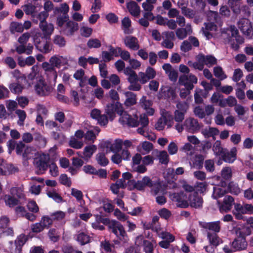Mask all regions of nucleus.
I'll use <instances>...</instances> for the list:
<instances>
[{"instance_id":"nucleus-8","label":"nucleus","mask_w":253,"mask_h":253,"mask_svg":"<svg viewBox=\"0 0 253 253\" xmlns=\"http://www.w3.org/2000/svg\"><path fill=\"white\" fill-rule=\"evenodd\" d=\"M49 160V156L44 154L34 159V164L38 170L41 171L38 172L39 174H42L46 170Z\"/></svg>"},{"instance_id":"nucleus-7","label":"nucleus","mask_w":253,"mask_h":253,"mask_svg":"<svg viewBox=\"0 0 253 253\" xmlns=\"http://www.w3.org/2000/svg\"><path fill=\"white\" fill-rule=\"evenodd\" d=\"M138 117L136 115L132 116L125 113L119 119V122L123 125L130 127H136L139 125Z\"/></svg>"},{"instance_id":"nucleus-42","label":"nucleus","mask_w":253,"mask_h":253,"mask_svg":"<svg viewBox=\"0 0 253 253\" xmlns=\"http://www.w3.org/2000/svg\"><path fill=\"white\" fill-rule=\"evenodd\" d=\"M155 245V242H153L148 240H144L142 245L144 252L145 253H153Z\"/></svg>"},{"instance_id":"nucleus-59","label":"nucleus","mask_w":253,"mask_h":253,"mask_svg":"<svg viewBox=\"0 0 253 253\" xmlns=\"http://www.w3.org/2000/svg\"><path fill=\"white\" fill-rule=\"evenodd\" d=\"M84 71L83 69H80L77 71L74 74V78H75L77 80H80V85L81 86H83L84 84Z\"/></svg>"},{"instance_id":"nucleus-25","label":"nucleus","mask_w":253,"mask_h":253,"mask_svg":"<svg viewBox=\"0 0 253 253\" xmlns=\"http://www.w3.org/2000/svg\"><path fill=\"white\" fill-rule=\"evenodd\" d=\"M234 250L236 252L245 250L247 249L248 243L245 239L235 238L232 242Z\"/></svg>"},{"instance_id":"nucleus-5","label":"nucleus","mask_w":253,"mask_h":253,"mask_svg":"<svg viewBox=\"0 0 253 253\" xmlns=\"http://www.w3.org/2000/svg\"><path fill=\"white\" fill-rule=\"evenodd\" d=\"M139 124L140 125L141 127L137 128V132L144 137L148 138L149 139L152 140L155 139V138H153V137L151 135H149L147 132V126L149 124V120L147 115L144 114L140 115L139 121Z\"/></svg>"},{"instance_id":"nucleus-47","label":"nucleus","mask_w":253,"mask_h":253,"mask_svg":"<svg viewBox=\"0 0 253 253\" xmlns=\"http://www.w3.org/2000/svg\"><path fill=\"white\" fill-rule=\"evenodd\" d=\"M76 240L81 245H84L89 242V237L84 232L79 233L76 235Z\"/></svg>"},{"instance_id":"nucleus-3","label":"nucleus","mask_w":253,"mask_h":253,"mask_svg":"<svg viewBox=\"0 0 253 253\" xmlns=\"http://www.w3.org/2000/svg\"><path fill=\"white\" fill-rule=\"evenodd\" d=\"M33 40L36 48L40 52L46 54L52 50V44L49 39L36 35Z\"/></svg>"},{"instance_id":"nucleus-18","label":"nucleus","mask_w":253,"mask_h":253,"mask_svg":"<svg viewBox=\"0 0 253 253\" xmlns=\"http://www.w3.org/2000/svg\"><path fill=\"white\" fill-rule=\"evenodd\" d=\"M196 59L199 60L200 62H202L204 65H206L208 67H212L217 64L216 58L211 55H205L203 54H199L197 56Z\"/></svg>"},{"instance_id":"nucleus-58","label":"nucleus","mask_w":253,"mask_h":253,"mask_svg":"<svg viewBox=\"0 0 253 253\" xmlns=\"http://www.w3.org/2000/svg\"><path fill=\"white\" fill-rule=\"evenodd\" d=\"M69 9V6L66 3H62L60 7H56L54 9V13L56 14L59 13H62L64 15H65L67 14Z\"/></svg>"},{"instance_id":"nucleus-62","label":"nucleus","mask_w":253,"mask_h":253,"mask_svg":"<svg viewBox=\"0 0 253 253\" xmlns=\"http://www.w3.org/2000/svg\"><path fill=\"white\" fill-rule=\"evenodd\" d=\"M228 188L230 192L235 195H238L240 192V189L238 184L234 182H230L228 185Z\"/></svg>"},{"instance_id":"nucleus-53","label":"nucleus","mask_w":253,"mask_h":253,"mask_svg":"<svg viewBox=\"0 0 253 253\" xmlns=\"http://www.w3.org/2000/svg\"><path fill=\"white\" fill-rule=\"evenodd\" d=\"M16 114L18 116L19 120L17 121V124L20 126H23L24 121L26 117V112L20 109H17L15 111Z\"/></svg>"},{"instance_id":"nucleus-21","label":"nucleus","mask_w":253,"mask_h":253,"mask_svg":"<svg viewBox=\"0 0 253 253\" xmlns=\"http://www.w3.org/2000/svg\"><path fill=\"white\" fill-rule=\"evenodd\" d=\"M204 157L202 155H196L189 162L191 169H200L203 168Z\"/></svg>"},{"instance_id":"nucleus-28","label":"nucleus","mask_w":253,"mask_h":253,"mask_svg":"<svg viewBox=\"0 0 253 253\" xmlns=\"http://www.w3.org/2000/svg\"><path fill=\"white\" fill-rule=\"evenodd\" d=\"M123 145V141L122 140H117L114 143L110 142H106L104 146L107 148H110V151L113 152L117 153L120 151Z\"/></svg>"},{"instance_id":"nucleus-12","label":"nucleus","mask_w":253,"mask_h":253,"mask_svg":"<svg viewBox=\"0 0 253 253\" xmlns=\"http://www.w3.org/2000/svg\"><path fill=\"white\" fill-rule=\"evenodd\" d=\"M184 126L187 131L193 133L198 132L201 128L198 120L191 117L188 118L184 121Z\"/></svg>"},{"instance_id":"nucleus-2","label":"nucleus","mask_w":253,"mask_h":253,"mask_svg":"<svg viewBox=\"0 0 253 253\" xmlns=\"http://www.w3.org/2000/svg\"><path fill=\"white\" fill-rule=\"evenodd\" d=\"M57 22L61 32L66 36L72 35L78 29V23L69 20V17H58Z\"/></svg>"},{"instance_id":"nucleus-55","label":"nucleus","mask_w":253,"mask_h":253,"mask_svg":"<svg viewBox=\"0 0 253 253\" xmlns=\"http://www.w3.org/2000/svg\"><path fill=\"white\" fill-rule=\"evenodd\" d=\"M186 113L179 110H175L174 112L173 119L177 123H181L184 119Z\"/></svg>"},{"instance_id":"nucleus-35","label":"nucleus","mask_w":253,"mask_h":253,"mask_svg":"<svg viewBox=\"0 0 253 253\" xmlns=\"http://www.w3.org/2000/svg\"><path fill=\"white\" fill-rule=\"evenodd\" d=\"M3 200L6 206L10 208L13 207L19 204V200L14 198L11 195H5L3 197Z\"/></svg>"},{"instance_id":"nucleus-6","label":"nucleus","mask_w":253,"mask_h":253,"mask_svg":"<svg viewBox=\"0 0 253 253\" xmlns=\"http://www.w3.org/2000/svg\"><path fill=\"white\" fill-rule=\"evenodd\" d=\"M187 194L184 192L174 193L170 195L171 200L176 203L177 207L182 208H187L189 206V204L187 201Z\"/></svg>"},{"instance_id":"nucleus-32","label":"nucleus","mask_w":253,"mask_h":253,"mask_svg":"<svg viewBox=\"0 0 253 253\" xmlns=\"http://www.w3.org/2000/svg\"><path fill=\"white\" fill-rule=\"evenodd\" d=\"M97 147L94 145H88L84 147L83 152V159L88 161L96 151Z\"/></svg>"},{"instance_id":"nucleus-27","label":"nucleus","mask_w":253,"mask_h":253,"mask_svg":"<svg viewBox=\"0 0 253 253\" xmlns=\"http://www.w3.org/2000/svg\"><path fill=\"white\" fill-rule=\"evenodd\" d=\"M23 10L26 15L31 16H41V13H38L37 7L31 3H28L22 6Z\"/></svg>"},{"instance_id":"nucleus-19","label":"nucleus","mask_w":253,"mask_h":253,"mask_svg":"<svg viewBox=\"0 0 253 253\" xmlns=\"http://www.w3.org/2000/svg\"><path fill=\"white\" fill-rule=\"evenodd\" d=\"M200 130L205 138L211 137L214 140H215L216 136L219 133V131L217 128L209 126L200 128Z\"/></svg>"},{"instance_id":"nucleus-11","label":"nucleus","mask_w":253,"mask_h":253,"mask_svg":"<svg viewBox=\"0 0 253 253\" xmlns=\"http://www.w3.org/2000/svg\"><path fill=\"white\" fill-rule=\"evenodd\" d=\"M199 42L195 37L190 36L187 40H184L180 45V50L184 52H187L191 50L192 46H199Z\"/></svg>"},{"instance_id":"nucleus-60","label":"nucleus","mask_w":253,"mask_h":253,"mask_svg":"<svg viewBox=\"0 0 253 253\" xmlns=\"http://www.w3.org/2000/svg\"><path fill=\"white\" fill-rule=\"evenodd\" d=\"M231 35V38L234 39V40L236 41V43L238 44V45L240 46V44L244 43V39L242 36L239 35L238 30H233L232 32Z\"/></svg>"},{"instance_id":"nucleus-22","label":"nucleus","mask_w":253,"mask_h":253,"mask_svg":"<svg viewBox=\"0 0 253 253\" xmlns=\"http://www.w3.org/2000/svg\"><path fill=\"white\" fill-rule=\"evenodd\" d=\"M40 27L43 33L44 36H50L54 30V26L51 23H47L45 19H40Z\"/></svg>"},{"instance_id":"nucleus-17","label":"nucleus","mask_w":253,"mask_h":253,"mask_svg":"<svg viewBox=\"0 0 253 253\" xmlns=\"http://www.w3.org/2000/svg\"><path fill=\"white\" fill-rule=\"evenodd\" d=\"M68 60L67 58L62 56L55 55L50 57L48 63L52 65L55 68H60L62 66L68 64Z\"/></svg>"},{"instance_id":"nucleus-30","label":"nucleus","mask_w":253,"mask_h":253,"mask_svg":"<svg viewBox=\"0 0 253 253\" xmlns=\"http://www.w3.org/2000/svg\"><path fill=\"white\" fill-rule=\"evenodd\" d=\"M124 74L128 77L127 81L129 83L138 82V76L135 71L129 67H127L124 69Z\"/></svg>"},{"instance_id":"nucleus-1","label":"nucleus","mask_w":253,"mask_h":253,"mask_svg":"<svg viewBox=\"0 0 253 253\" xmlns=\"http://www.w3.org/2000/svg\"><path fill=\"white\" fill-rule=\"evenodd\" d=\"M94 222L102 223L104 225H107L109 229L115 234L117 239L114 240V244L119 246H123L128 240L124 226L116 220H110L108 218H104L101 215L95 214Z\"/></svg>"},{"instance_id":"nucleus-38","label":"nucleus","mask_w":253,"mask_h":253,"mask_svg":"<svg viewBox=\"0 0 253 253\" xmlns=\"http://www.w3.org/2000/svg\"><path fill=\"white\" fill-rule=\"evenodd\" d=\"M10 193L12 196H16L19 199H23L25 197L23 186L12 187L10 190Z\"/></svg>"},{"instance_id":"nucleus-64","label":"nucleus","mask_w":253,"mask_h":253,"mask_svg":"<svg viewBox=\"0 0 253 253\" xmlns=\"http://www.w3.org/2000/svg\"><path fill=\"white\" fill-rule=\"evenodd\" d=\"M205 167L206 170L210 172H212L214 170V162L213 160H207L205 162Z\"/></svg>"},{"instance_id":"nucleus-4","label":"nucleus","mask_w":253,"mask_h":253,"mask_svg":"<svg viewBox=\"0 0 253 253\" xmlns=\"http://www.w3.org/2000/svg\"><path fill=\"white\" fill-rule=\"evenodd\" d=\"M153 181L148 176H145L141 180L136 181L132 179L128 182V189L132 190L137 189L139 191H144L146 187H151L153 185Z\"/></svg>"},{"instance_id":"nucleus-16","label":"nucleus","mask_w":253,"mask_h":253,"mask_svg":"<svg viewBox=\"0 0 253 253\" xmlns=\"http://www.w3.org/2000/svg\"><path fill=\"white\" fill-rule=\"evenodd\" d=\"M237 150L235 147H232L229 151L226 148L221 157L225 162L232 164L237 159Z\"/></svg>"},{"instance_id":"nucleus-33","label":"nucleus","mask_w":253,"mask_h":253,"mask_svg":"<svg viewBox=\"0 0 253 253\" xmlns=\"http://www.w3.org/2000/svg\"><path fill=\"white\" fill-rule=\"evenodd\" d=\"M192 30L190 26H187L185 28H179L176 31V35L178 39L183 40L188 35L192 33Z\"/></svg>"},{"instance_id":"nucleus-15","label":"nucleus","mask_w":253,"mask_h":253,"mask_svg":"<svg viewBox=\"0 0 253 253\" xmlns=\"http://www.w3.org/2000/svg\"><path fill=\"white\" fill-rule=\"evenodd\" d=\"M188 196L189 205L191 207L197 209L202 207L203 199L197 192L189 193Z\"/></svg>"},{"instance_id":"nucleus-43","label":"nucleus","mask_w":253,"mask_h":253,"mask_svg":"<svg viewBox=\"0 0 253 253\" xmlns=\"http://www.w3.org/2000/svg\"><path fill=\"white\" fill-rule=\"evenodd\" d=\"M153 144L148 141H144L141 144V147L138 148V150L142 155L146 154L152 149Z\"/></svg>"},{"instance_id":"nucleus-13","label":"nucleus","mask_w":253,"mask_h":253,"mask_svg":"<svg viewBox=\"0 0 253 253\" xmlns=\"http://www.w3.org/2000/svg\"><path fill=\"white\" fill-rule=\"evenodd\" d=\"M238 26L239 29L243 34L247 36L249 38L251 37L253 32V28L251 22L249 19L243 17L238 22Z\"/></svg>"},{"instance_id":"nucleus-31","label":"nucleus","mask_w":253,"mask_h":253,"mask_svg":"<svg viewBox=\"0 0 253 253\" xmlns=\"http://www.w3.org/2000/svg\"><path fill=\"white\" fill-rule=\"evenodd\" d=\"M203 228L214 233H218L220 230V222L219 221L205 223L203 225Z\"/></svg>"},{"instance_id":"nucleus-37","label":"nucleus","mask_w":253,"mask_h":253,"mask_svg":"<svg viewBox=\"0 0 253 253\" xmlns=\"http://www.w3.org/2000/svg\"><path fill=\"white\" fill-rule=\"evenodd\" d=\"M125 94L126 98L125 102V104L126 106H130L136 103V95L134 93L130 91H126L125 93Z\"/></svg>"},{"instance_id":"nucleus-39","label":"nucleus","mask_w":253,"mask_h":253,"mask_svg":"<svg viewBox=\"0 0 253 253\" xmlns=\"http://www.w3.org/2000/svg\"><path fill=\"white\" fill-rule=\"evenodd\" d=\"M116 109V102L108 104L106 106L105 112L108 115L110 120L111 121L115 117Z\"/></svg>"},{"instance_id":"nucleus-56","label":"nucleus","mask_w":253,"mask_h":253,"mask_svg":"<svg viewBox=\"0 0 253 253\" xmlns=\"http://www.w3.org/2000/svg\"><path fill=\"white\" fill-rule=\"evenodd\" d=\"M87 45L89 48H98L101 46V43L97 39H90L88 41Z\"/></svg>"},{"instance_id":"nucleus-52","label":"nucleus","mask_w":253,"mask_h":253,"mask_svg":"<svg viewBox=\"0 0 253 253\" xmlns=\"http://www.w3.org/2000/svg\"><path fill=\"white\" fill-rule=\"evenodd\" d=\"M10 30L12 33H14L15 32H22L23 30V24L13 22L10 24Z\"/></svg>"},{"instance_id":"nucleus-14","label":"nucleus","mask_w":253,"mask_h":253,"mask_svg":"<svg viewBox=\"0 0 253 253\" xmlns=\"http://www.w3.org/2000/svg\"><path fill=\"white\" fill-rule=\"evenodd\" d=\"M37 93L41 96H45L50 93L52 87L46 84L44 81L40 80L35 85Z\"/></svg>"},{"instance_id":"nucleus-41","label":"nucleus","mask_w":253,"mask_h":253,"mask_svg":"<svg viewBox=\"0 0 253 253\" xmlns=\"http://www.w3.org/2000/svg\"><path fill=\"white\" fill-rule=\"evenodd\" d=\"M122 27L125 34H130L133 32V30L130 28L131 21L128 17H125L122 21Z\"/></svg>"},{"instance_id":"nucleus-46","label":"nucleus","mask_w":253,"mask_h":253,"mask_svg":"<svg viewBox=\"0 0 253 253\" xmlns=\"http://www.w3.org/2000/svg\"><path fill=\"white\" fill-rule=\"evenodd\" d=\"M8 87L12 93L14 94L21 93L24 88V86L18 83H12L8 85Z\"/></svg>"},{"instance_id":"nucleus-63","label":"nucleus","mask_w":253,"mask_h":253,"mask_svg":"<svg viewBox=\"0 0 253 253\" xmlns=\"http://www.w3.org/2000/svg\"><path fill=\"white\" fill-rule=\"evenodd\" d=\"M53 42L59 47H64L66 45V41L61 36L56 35L54 37Z\"/></svg>"},{"instance_id":"nucleus-51","label":"nucleus","mask_w":253,"mask_h":253,"mask_svg":"<svg viewBox=\"0 0 253 253\" xmlns=\"http://www.w3.org/2000/svg\"><path fill=\"white\" fill-rule=\"evenodd\" d=\"M36 154V151L35 150L31 147H27L25 149L23 153V157L26 159H30L33 158Z\"/></svg>"},{"instance_id":"nucleus-10","label":"nucleus","mask_w":253,"mask_h":253,"mask_svg":"<svg viewBox=\"0 0 253 253\" xmlns=\"http://www.w3.org/2000/svg\"><path fill=\"white\" fill-rule=\"evenodd\" d=\"M42 67L47 79L49 81L53 80L55 82L58 76L56 69L52 65L49 64L48 62H43L42 64Z\"/></svg>"},{"instance_id":"nucleus-20","label":"nucleus","mask_w":253,"mask_h":253,"mask_svg":"<svg viewBox=\"0 0 253 253\" xmlns=\"http://www.w3.org/2000/svg\"><path fill=\"white\" fill-rule=\"evenodd\" d=\"M125 45L132 50H137L139 49L138 39L133 36H128L124 39Z\"/></svg>"},{"instance_id":"nucleus-29","label":"nucleus","mask_w":253,"mask_h":253,"mask_svg":"<svg viewBox=\"0 0 253 253\" xmlns=\"http://www.w3.org/2000/svg\"><path fill=\"white\" fill-rule=\"evenodd\" d=\"M207 238L210 245L214 247H217L222 243V240L220 239L216 233L208 232L207 233Z\"/></svg>"},{"instance_id":"nucleus-50","label":"nucleus","mask_w":253,"mask_h":253,"mask_svg":"<svg viewBox=\"0 0 253 253\" xmlns=\"http://www.w3.org/2000/svg\"><path fill=\"white\" fill-rule=\"evenodd\" d=\"M221 176L225 180H229L232 176V169L230 167L223 168L221 171Z\"/></svg>"},{"instance_id":"nucleus-44","label":"nucleus","mask_w":253,"mask_h":253,"mask_svg":"<svg viewBox=\"0 0 253 253\" xmlns=\"http://www.w3.org/2000/svg\"><path fill=\"white\" fill-rule=\"evenodd\" d=\"M226 193V191L224 188L219 186H214L213 187L212 197L214 199H217L223 197Z\"/></svg>"},{"instance_id":"nucleus-9","label":"nucleus","mask_w":253,"mask_h":253,"mask_svg":"<svg viewBox=\"0 0 253 253\" xmlns=\"http://www.w3.org/2000/svg\"><path fill=\"white\" fill-rule=\"evenodd\" d=\"M197 81V77L192 74H189L187 75H181L180 76L178 80L180 85H184L185 87H188L190 89L193 88V84H196Z\"/></svg>"},{"instance_id":"nucleus-36","label":"nucleus","mask_w":253,"mask_h":253,"mask_svg":"<svg viewBox=\"0 0 253 253\" xmlns=\"http://www.w3.org/2000/svg\"><path fill=\"white\" fill-rule=\"evenodd\" d=\"M212 149L215 156L221 157L226 148L222 147L220 141L216 140L213 144Z\"/></svg>"},{"instance_id":"nucleus-48","label":"nucleus","mask_w":253,"mask_h":253,"mask_svg":"<svg viewBox=\"0 0 253 253\" xmlns=\"http://www.w3.org/2000/svg\"><path fill=\"white\" fill-rule=\"evenodd\" d=\"M157 157L159 160V162L162 164L167 165L169 162V157L166 151L157 152Z\"/></svg>"},{"instance_id":"nucleus-54","label":"nucleus","mask_w":253,"mask_h":253,"mask_svg":"<svg viewBox=\"0 0 253 253\" xmlns=\"http://www.w3.org/2000/svg\"><path fill=\"white\" fill-rule=\"evenodd\" d=\"M46 193L49 198L52 199L55 202L58 203L63 201V199L61 196L54 190L48 191Z\"/></svg>"},{"instance_id":"nucleus-61","label":"nucleus","mask_w":253,"mask_h":253,"mask_svg":"<svg viewBox=\"0 0 253 253\" xmlns=\"http://www.w3.org/2000/svg\"><path fill=\"white\" fill-rule=\"evenodd\" d=\"M39 75V67L38 65H34L31 68V72L28 76V78L30 80H34L38 78Z\"/></svg>"},{"instance_id":"nucleus-24","label":"nucleus","mask_w":253,"mask_h":253,"mask_svg":"<svg viewBox=\"0 0 253 253\" xmlns=\"http://www.w3.org/2000/svg\"><path fill=\"white\" fill-rule=\"evenodd\" d=\"M234 199L231 196H226L224 198L223 204L220 206L219 210L221 212L229 211L234 203Z\"/></svg>"},{"instance_id":"nucleus-49","label":"nucleus","mask_w":253,"mask_h":253,"mask_svg":"<svg viewBox=\"0 0 253 253\" xmlns=\"http://www.w3.org/2000/svg\"><path fill=\"white\" fill-rule=\"evenodd\" d=\"M48 237L50 241L53 242H57L60 239V235L56 229L51 228L48 232Z\"/></svg>"},{"instance_id":"nucleus-57","label":"nucleus","mask_w":253,"mask_h":253,"mask_svg":"<svg viewBox=\"0 0 253 253\" xmlns=\"http://www.w3.org/2000/svg\"><path fill=\"white\" fill-rule=\"evenodd\" d=\"M213 73L214 76L222 80L227 78L226 75L224 74L222 69L219 66L215 67L213 69Z\"/></svg>"},{"instance_id":"nucleus-34","label":"nucleus","mask_w":253,"mask_h":253,"mask_svg":"<svg viewBox=\"0 0 253 253\" xmlns=\"http://www.w3.org/2000/svg\"><path fill=\"white\" fill-rule=\"evenodd\" d=\"M127 8L132 16H139L140 14V7L134 1H131L127 3Z\"/></svg>"},{"instance_id":"nucleus-26","label":"nucleus","mask_w":253,"mask_h":253,"mask_svg":"<svg viewBox=\"0 0 253 253\" xmlns=\"http://www.w3.org/2000/svg\"><path fill=\"white\" fill-rule=\"evenodd\" d=\"M140 104L142 108L146 110L147 114L152 116L154 113V109L151 107L152 105L151 100L147 99L146 96H143L140 100Z\"/></svg>"},{"instance_id":"nucleus-45","label":"nucleus","mask_w":253,"mask_h":253,"mask_svg":"<svg viewBox=\"0 0 253 253\" xmlns=\"http://www.w3.org/2000/svg\"><path fill=\"white\" fill-rule=\"evenodd\" d=\"M167 124V114L163 113L162 116L159 119L155 125V128L158 130H162L165 127Z\"/></svg>"},{"instance_id":"nucleus-23","label":"nucleus","mask_w":253,"mask_h":253,"mask_svg":"<svg viewBox=\"0 0 253 253\" xmlns=\"http://www.w3.org/2000/svg\"><path fill=\"white\" fill-rule=\"evenodd\" d=\"M234 231L238 238L245 239L246 236L250 235L252 233L251 228L249 226L236 227L234 228Z\"/></svg>"},{"instance_id":"nucleus-40","label":"nucleus","mask_w":253,"mask_h":253,"mask_svg":"<svg viewBox=\"0 0 253 253\" xmlns=\"http://www.w3.org/2000/svg\"><path fill=\"white\" fill-rule=\"evenodd\" d=\"M95 159L97 164L102 167H105L109 163V160L106 157L105 154L103 152L97 153L95 156Z\"/></svg>"}]
</instances>
